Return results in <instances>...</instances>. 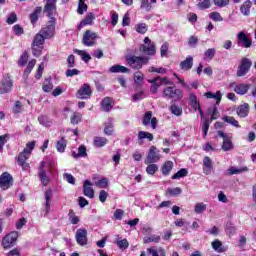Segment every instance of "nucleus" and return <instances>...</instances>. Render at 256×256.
<instances>
[{
	"instance_id": "f257e3e1",
	"label": "nucleus",
	"mask_w": 256,
	"mask_h": 256,
	"mask_svg": "<svg viewBox=\"0 0 256 256\" xmlns=\"http://www.w3.org/2000/svg\"><path fill=\"white\" fill-rule=\"evenodd\" d=\"M45 36L43 33H38L34 37V40L32 42V53L34 57H39L43 51V43H45Z\"/></svg>"
},
{
	"instance_id": "f03ea898",
	"label": "nucleus",
	"mask_w": 256,
	"mask_h": 256,
	"mask_svg": "<svg viewBox=\"0 0 256 256\" xmlns=\"http://www.w3.org/2000/svg\"><path fill=\"white\" fill-rule=\"evenodd\" d=\"M126 61L133 69H141L143 65H147V63H149V57L129 56L126 58Z\"/></svg>"
},
{
	"instance_id": "7ed1b4c3",
	"label": "nucleus",
	"mask_w": 256,
	"mask_h": 256,
	"mask_svg": "<svg viewBox=\"0 0 256 256\" xmlns=\"http://www.w3.org/2000/svg\"><path fill=\"white\" fill-rule=\"evenodd\" d=\"M47 171H51L50 164L46 161L40 162L38 177L44 187H47L50 181L49 176H47Z\"/></svg>"
},
{
	"instance_id": "20e7f679",
	"label": "nucleus",
	"mask_w": 256,
	"mask_h": 256,
	"mask_svg": "<svg viewBox=\"0 0 256 256\" xmlns=\"http://www.w3.org/2000/svg\"><path fill=\"white\" fill-rule=\"evenodd\" d=\"M163 97L174 99V101H181V99H183V91L181 89L168 86L163 91Z\"/></svg>"
},
{
	"instance_id": "39448f33",
	"label": "nucleus",
	"mask_w": 256,
	"mask_h": 256,
	"mask_svg": "<svg viewBox=\"0 0 256 256\" xmlns=\"http://www.w3.org/2000/svg\"><path fill=\"white\" fill-rule=\"evenodd\" d=\"M19 238V233L17 231H12L2 239V247L4 249H11L17 243V239Z\"/></svg>"
},
{
	"instance_id": "423d86ee",
	"label": "nucleus",
	"mask_w": 256,
	"mask_h": 256,
	"mask_svg": "<svg viewBox=\"0 0 256 256\" xmlns=\"http://www.w3.org/2000/svg\"><path fill=\"white\" fill-rule=\"evenodd\" d=\"M251 65H253V62L251 61V59L242 58L236 72L237 77H245V75L249 73V70L251 69Z\"/></svg>"
},
{
	"instance_id": "0eeeda50",
	"label": "nucleus",
	"mask_w": 256,
	"mask_h": 256,
	"mask_svg": "<svg viewBox=\"0 0 256 256\" xmlns=\"http://www.w3.org/2000/svg\"><path fill=\"white\" fill-rule=\"evenodd\" d=\"M140 51L144 53V55H155V53H157L155 43H153L149 37L144 38V44L140 46Z\"/></svg>"
},
{
	"instance_id": "6e6552de",
	"label": "nucleus",
	"mask_w": 256,
	"mask_h": 256,
	"mask_svg": "<svg viewBox=\"0 0 256 256\" xmlns=\"http://www.w3.org/2000/svg\"><path fill=\"white\" fill-rule=\"evenodd\" d=\"M161 159V154L159 150L155 146H151L148 152V155L144 161L145 165H149L151 163H157Z\"/></svg>"
},
{
	"instance_id": "1a4fd4ad",
	"label": "nucleus",
	"mask_w": 256,
	"mask_h": 256,
	"mask_svg": "<svg viewBox=\"0 0 256 256\" xmlns=\"http://www.w3.org/2000/svg\"><path fill=\"white\" fill-rule=\"evenodd\" d=\"M49 22L47 27L43 28L40 33L45 37V39H51L55 35V17H49Z\"/></svg>"
},
{
	"instance_id": "9d476101",
	"label": "nucleus",
	"mask_w": 256,
	"mask_h": 256,
	"mask_svg": "<svg viewBox=\"0 0 256 256\" xmlns=\"http://www.w3.org/2000/svg\"><path fill=\"white\" fill-rule=\"evenodd\" d=\"M13 186V176L9 172H4L0 176V189L7 191L10 187Z\"/></svg>"
},
{
	"instance_id": "9b49d317",
	"label": "nucleus",
	"mask_w": 256,
	"mask_h": 256,
	"mask_svg": "<svg viewBox=\"0 0 256 256\" xmlns=\"http://www.w3.org/2000/svg\"><path fill=\"white\" fill-rule=\"evenodd\" d=\"M98 37L97 33L87 30L83 35L82 43L86 47H93V45H95V39Z\"/></svg>"
},
{
	"instance_id": "f8f14e48",
	"label": "nucleus",
	"mask_w": 256,
	"mask_h": 256,
	"mask_svg": "<svg viewBox=\"0 0 256 256\" xmlns=\"http://www.w3.org/2000/svg\"><path fill=\"white\" fill-rule=\"evenodd\" d=\"M31 157L30 151L27 149H24L17 158L18 165L22 167V169L27 170L29 169V163H27V159Z\"/></svg>"
},
{
	"instance_id": "ddd939ff",
	"label": "nucleus",
	"mask_w": 256,
	"mask_h": 256,
	"mask_svg": "<svg viewBox=\"0 0 256 256\" xmlns=\"http://www.w3.org/2000/svg\"><path fill=\"white\" fill-rule=\"evenodd\" d=\"M44 1L46 2L44 12L47 13V17H55V13H57V0Z\"/></svg>"
},
{
	"instance_id": "4468645a",
	"label": "nucleus",
	"mask_w": 256,
	"mask_h": 256,
	"mask_svg": "<svg viewBox=\"0 0 256 256\" xmlns=\"http://www.w3.org/2000/svg\"><path fill=\"white\" fill-rule=\"evenodd\" d=\"M142 123L145 127L151 125L152 129H157V118L153 117V112L147 111L142 119Z\"/></svg>"
},
{
	"instance_id": "2eb2a0df",
	"label": "nucleus",
	"mask_w": 256,
	"mask_h": 256,
	"mask_svg": "<svg viewBox=\"0 0 256 256\" xmlns=\"http://www.w3.org/2000/svg\"><path fill=\"white\" fill-rule=\"evenodd\" d=\"M218 135L223 139V151H231V149H233V142H231V136L225 134L223 131H218Z\"/></svg>"
},
{
	"instance_id": "dca6fc26",
	"label": "nucleus",
	"mask_w": 256,
	"mask_h": 256,
	"mask_svg": "<svg viewBox=\"0 0 256 256\" xmlns=\"http://www.w3.org/2000/svg\"><path fill=\"white\" fill-rule=\"evenodd\" d=\"M75 239L78 245L84 247L87 245V230L86 229H78L75 234Z\"/></svg>"
},
{
	"instance_id": "f3484780",
	"label": "nucleus",
	"mask_w": 256,
	"mask_h": 256,
	"mask_svg": "<svg viewBox=\"0 0 256 256\" xmlns=\"http://www.w3.org/2000/svg\"><path fill=\"white\" fill-rule=\"evenodd\" d=\"M237 39L238 45H241V47H244L245 49H249L252 45L251 39L247 37V34L243 31L237 34Z\"/></svg>"
},
{
	"instance_id": "a211bd4d",
	"label": "nucleus",
	"mask_w": 256,
	"mask_h": 256,
	"mask_svg": "<svg viewBox=\"0 0 256 256\" xmlns=\"http://www.w3.org/2000/svg\"><path fill=\"white\" fill-rule=\"evenodd\" d=\"M91 93V86L89 84H83L77 92L78 99H89Z\"/></svg>"
},
{
	"instance_id": "6ab92c4d",
	"label": "nucleus",
	"mask_w": 256,
	"mask_h": 256,
	"mask_svg": "<svg viewBox=\"0 0 256 256\" xmlns=\"http://www.w3.org/2000/svg\"><path fill=\"white\" fill-rule=\"evenodd\" d=\"M13 89V82H11L10 78H3L2 82L0 83V94L5 95V93H9Z\"/></svg>"
},
{
	"instance_id": "aec40b11",
	"label": "nucleus",
	"mask_w": 256,
	"mask_h": 256,
	"mask_svg": "<svg viewBox=\"0 0 256 256\" xmlns=\"http://www.w3.org/2000/svg\"><path fill=\"white\" fill-rule=\"evenodd\" d=\"M83 193L85 197L93 199L95 197V190H93V184L89 180L84 181Z\"/></svg>"
},
{
	"instance_id": "412c9836",
	"label": "nucleus",
	"mask_w": 256,
	"mask_h": 256,
	"mask_svg": "<svg viewBox=\"0 0 256 256\" xmlns=\"http://www.w3.org/2000/svg\"><path fill=\"white\" fill-rule=\"evenodd\" d=\"M211 171H213V160L209 156H206L203 159V173L205 175H211Z\"/></svg>"
},
{
	"instance_id": "4be33fe9",
	"label": "nucleus",
	"mask_w": 256,
	"mask_h": 256,
	"mask_svg": "<svg viewBox=\"0 0 256 256\" xmlns=\"http://www.w3.org/2000/svg\"><path fill=\"white\" fill-rule=\"evenodd\" d=\"M212 249L216 251V253H225L229 249V247L224 246L223 243L216 239L211 243Z\"/></svg>"
},
{
	"instance_id": "5701e85b",
	"label": "nucleus",
	"mask_w": 256,
	"mask_h": 256,
	"mask_svg": "<svg viewBox=\"0 0 256 256\" xmlns=\"http://www.w3.org/2000/svg\"><path fill=\"white\" fill-rule=\"evenodd\" d=\"M182 71H191L193 69V56H187L186 59L180 62Z\"/></svg>"
},
{
	"instance_id": "b1692460",
	"label": "nucleus",
	"mask_w": 256,
	"mask_h": 256,
	"mask_svg": "<svg viewBox=\"0 0 256 256\" xmlns=\"http://www.w3.org/2000/svg\"><path fill=\"white\" fill-rule=\"evenodd\" d=\"M113 105V99H111L110 97H106L101 102V109L102 111H105V113H109V111L113 109Z\"/></svg>"
},
{
	"instance_id": "393cba45",
	"label": "nucleus",
	"mask_w": 256,
	"mask_h": 256,
	"mask_svg": "<svg viewBox=\"0 0 256 256\" xmlns=\"http://www.w3.org/2000/svg\"><path fill=\"white\" fill-rule=\"evenodd\" d=\"M249 89H251V84L240 83L235 86L234 91L237 95H246Z\"/></svg>"
},
{
	"instance_id": "a878e982",
	"label": "nucleus",
	"mask_w": 256,
	"mask_h": 256,
	"mask_svg": "<svg viewBox=\"0 0 256 256\" xmlns=\"http://www.w3.org/2000/svg\"><path fill=\"white\" fill-rule=\"evenodd\" d=\"M253 5V2L251 0H246L240 7V11L242 15L245 17H249L251 15V7Z\"/></svg>"
},
{
	"instance_id": "bb28decb",
	"label": "nucleus",
	"mask_w": 256,
	"mask_h": 256,
	"mask_svg": "<svg viewBox=\"0 0 256 256\" xmlns=\"http://www.w3.org/2000/svg\"><path fill=\"white\" fill-rule=\"evenodd\" d=\"M93 21H95V15L93 13H88L78 25V29H83L85 25H93Z\"/></svg>"
},
{
	"instance_id": "cd10ccee",
	"label": "nucleus",
	"mask_w": 256,
	"mask_h": 256,
	"mask_svg": "<svg viewBox=\"0 0 256 256\" xmlns=\"http://www.w3.org/2000/svg\"><path fill=\"white\" fill-rule=\"evenodd\" d=\"M204 96L206 99H215L216 105H219V103H221V99H223V94L219 90L216 93L206 92Z\"/></svg>"
},
{
	"instance_id": "c85d7f7f",
	"label": "nucleus",
	"mask_w": 256,
	"mask_h": 256,
	"mask_svg": "<svg viewBox=\"0 0 256 256\" xmlns=\"http://www.w3.org/2000/svg\"><path fill=\"white\" fill-rule=\"evenodd\" d=\"M236 113H237L238 117H247V115H249V104L244 103V104L240 105L237 108Z\"/></svg>"
},
{
	"instance_id": "c756f323",
	"label": "nucleus",
	"mask_w": 256,
	"mask_h": 256,
	"mask_svg": "<svg viewBox=\"0 0 256 256\" xmlns=\"http://www.w3.org/2000/svg\"><path fill=\"white\" fill-rule=\"evenodd\" d=\"M147 252L150 253L152 256H167L165 249L159 247L158 249L155 247H150L147 249Z\"/></svg>"
},
{
	"instance_id": "7c9ffc66",
	"label": "nucleus",
	"mask_w": 256,
	"mask_h": 256,
	"mask_svg": "<svg viewBox=\"0 0 256 256\" xmlns=\"http://www.w3.org/2000/svg\"><path fill=\"white\" fill-rule=\"evenodd\" d=\"M113 118H108L104 123V133L105 135L111 136L113 135Z\"/></svg>"
},
{
	"instance_id": "2f4dec72",
	"label": "nucleus",
	"mask_w": 256,
	"mask_h": 256,
	"mask_svg": "<svg viewBox=\"0 0 256 256\" xmlns=\"http://www.w3.org/2000/svg\"><path fill=\"white\" fill-rule=\"evenodd\" d=\"M72 157L74 159H79V157H87V147H85V145L79 146L78 153L73 151Z\"/></svg>"
},
{
	"instance_id": "473e14b6",
	"label": "nucleus",
	"mask_w": 256,
	"mask_h": 256,
	"mask_svg": "<svg viewBox=\"0 0 256 256\" xmlns=\"http://www.w3.org/2000/svg\"><path fill=\"white\" fill-rule=\"evenodd\" d=\"M56 149L58 153H65V149H67V140L64 137L56 142Z\"/></svg>"
},
{
	"instance_id": "72a5a7b5",
	"label": "nucleus",
	"mask_w": 256,
	"mask_h": 256,
	"mask_svg": "<svg viewBox=\"0 0 256 256\" xmlns=\"http://www.w3.org/2000/svg\"><path fill=\"white\" fill-rule=\"evenodd\" d=\"M51 199H53V192L51 190H47L45 192V200H46V205H45V211L46 213H49L51 211Z\"/></svg>"
},
{
	"instance_id": "f704fd0d",
	"label": "nucleus",
	"mask_w": 256,
	"mask_h": 256,
	"mask_svg": "<svg viewBox=\"0 0 256 256\" xmlns=\"http://www.w3.org/2000/svg\"><path fill=\"white\" fill-rule=\"evenodd\" d=\"M247 171H249V168L247 166H242L240 168L230 167L228 169L229 175H239V173H245Z\"/></svg>"
},
{
	"instance_id": "c9c22d12",
	"label": "nucleus",
	"mask_w": 256,
	"mask_h": 256,
	"mask_svg": "<svg viewBox=\"0 0 256 256\" xmlns=\"http://www.w3.org/2000/svg\"><path fill=\"white\" fill-rule=\"evenodd\" d=\"M110 73H128L129 69L125 66L116 64L109 69Z\"/></svg>"
},
{
	"instance_id": "e433bc0d",
	"label": "nucleus",
	"mask_w": 256,
	"mask_h": 256,
	"mask_svg": "<svg viewBox=\"0 0 256 256\" xmlns=\"http://www.w3.org/2000/svg\"><path fill=\"white\" fill-rule=\"evenodd\" d=\"M38 121L43 127H51V125H53V121H51V119L45 115H40L38 117Z\"/></svg>"
},
{
	"instance_id": "4c0bfd02",
	"label": "nucleus",
	"mask_w": 256,
	"mask_h": 256,
	"mask_svg": "<svg viewBox=\"0 0 256 256\" xmlns=\"http://www.w3.org/2000/svg\"><path fill=\"white\" fill-rule=\"evenodd\" d=\"M148 83H152L150 87L151 93H157L159 87H161V82H159V78L148 80Z\"/></svg>"
},
{
	"instance_id": "58836bf2",
	"label": "nucleus",
	"mask_w": 256,
	"mask_h": 256,
	"mask_svg": "<svg viewBox=\"0 0 256 256\" xmlns=\"http://www.w3.org/2000/svg\"><path fill=\"white\" fill-rule=\"evenodd\" d=\"M109 140L105 137H95L94 138V147L100 148V147H105L107 145Z\"/></svg>"
},
{
	"instance_id": "ea45409f",
	"label": "nucleus",
	"mask_w": 256,
	"mask_h": 256,
	"mask_svg": "<svg viewBox=\"0 0 256 256\" xmlns=\"http://www.w3.org/2000/svg\"><path fill=\"white\" fill-rule=\"evenodd\" d=\"M173 171V162L166 161L162 166V175H169Z\"/></svg>"
},
{
	"instance_id": "a19ab883",
	"label": "nucleus",
	"mask_w": 256,
	"mask_h": 256,
	"mask_svg": "<svg viewBox=\"0 0 256 256\" xmlns=\"http://www.w3.org/2000/svg\"><path fill=\"white\" fill-rule=\"evenodd\" d=\"M74 53H77V55H79L82 59V61H84V63H89V61H91V55H89L87 52H85V50H74Z\"/></svg>"
},
{
	"instance_id": "79ce46f5",
	"label": "nucleus",
	"mask_w": 256,
	"mask_h": 256,
	"mask_svg": "<svg viewBox=\"0 0 256 256\" xmlns=\"http://www.w3.org/2000/svg\"><path fill=\"white\" fill-rule=\"evenodd\" d=\"M222 121H225V123H229V125H232L233 127H237L239 129V127H241L239 125V121H237L234 117L232 116H224L222 118Z\"/></svg>"
},
{
	"instance_id": "37998d69",
	"label": "nucleus",
	"mask_w": 256,
	"mask_h": 256,
	"mask_svg": "<svg viewBox=\"0 0 256 256\" xmlns=\"http://www.w3.org/2000/svg\"><path fill=\"white\" fill-rule=\"evenodd\" d=\"M94 185L99 189H107V187L109 186V180L107 178H102L101 180L95 181Z\"/></svg>"
},
{
	"instance_id": "c03bdc74",
	"label": "nucleus",
	"mask_w": 256,
	"mask_h": 256,
	"mask_svg": "<svg viewBox=\"0 0 256 256\" xmlns=\"http://www.w3.org/2000/svg\"><path fill=\"white\" fill-rule=\"evenodd\" d=\"M41 13V7H36L34 12L30 15V21L32 25H35L37 21L39 20V14Z\"/></svg>"
},
{
	"instance_id": "a18cd8bd",
	"label": "nucleus",
	"mask_w": 256,
	"mask_h": 256,
	"mask_svg": "<svg viewBox=\"0 0 256 256\" xmlns=\"http://www.w3.org/2000/svg\"><path fill=\"white\" fill-rule=\"evenodd\" d=\"M145 79V76L141 72H135L134 74V83L138 85V87H141L143 85V81Z\"/></svg>"
},
{
	"instance_id": "49530a36",
	"label": "nucleus",
	"mask_w": 256,
	"mask_h": 256,
	"mask_svg": "<svg viewBox=\"0 0 256 256\" xmlns=\"http://www.w3.org/2000/svg\"><path fill=\"white\" fill-rule=\"evenodd\" d=\"M144 243H161V236L151 235L150 237H145Z\"/></svg>"
},
{
	"instance_id": "de8ad7c7",
	"label": "nucleus",
	"mask_w": 256,
	"mask_h": 256,
	"mask_svg": "<svg viewBox=\"0 0 256 256\" xmlns=\"http://www.w3.org/2000/svg\"><path fill=\"white\" fill-rule=\"evenodd\" d=\"M81 119H83V116L81 115V113L74 112L70 121H71L72 125H77V124L81 123Z\"/></svg>"
},
{
	"instance_id": "09e8293b",
	"label": "nucleus",
	"mask_w": 256,
	"mask_h": 256,
	"mask_svg": "<svg viewBox=\"0 0 256 256\" xmlns=\"http://www.w3.org/2000/svg\"><path fill=\"white\" fill-rule=\"evenodd\" d=\"M157 171H159V166H157V164L150 163L146 167V173H148V175H153L154 173H157Z\"/></svg>"
},
{
	"instance_id": "8fccbe9b",
	"label": "nucleus",
	"mask_w": 256,
	"mask_h": 256,
	"mask_svg": "<svg viewBox=\"0 0 256 256\" xmlns=\"http://www.w3.org/2000/svg\"><path fill=\"white\" fill-rule=\"evenodd\" d=\"M182 191L183 190H181L180 187L167 189V193H168V195H171V197H177V195H181Z\"/></svg>"
},
{
	"instance_id": "3c124183",
	"label": "nucleus",
	"mask_w": 256,
	"mask_h": 256,
	"mask_svg": "<svg viewBox=\"0 0 256 256\" xmlns=\"http://www.w3.org/2000/svg\"><path fill=\"white\" fill-rule=\"evenodd\" d=\"M194 211L197 214L205 213V211H207V205L204 203H197L195 205Z\"/></svg>"
},
{
	"instance_id": "603ef678",
	"label": "nucleus",
	"mask_w": 256,
	"mask_h": 256,
	"mask_svg": "<svg viewBox=\"0 0 256 256\" xmlns=\"http://www.w3.org/2000/svg\"><path fill=\"white\" fill-rule=\"evenodd\" d=\"M138 139H148V141H153V134L145 131H140L138 133Z\"/></svg>"
},
{
	"instance_id": "864d4df0",
	"label": "nucleus",
	"mask_w": 256,
	"mask_h": 256,
	"mask_svg": "<svg viewBox=\"0 0 256 256\" xmlns=\"http://www.w3.org/2000/svg\"><path fill=\"white\" fill-rule=\"evenodd\" d=\"M217 51L215 50V48H209L204 52V57H206V59H208V61H211L213 59V57H215V53Z\"/></svg>"
},
{
	"instance_id": "5fc2aeb1",
	"label": "nucleus",
	"mask_w": 256,
	"mask_h": 256,
	"mask_svg": "<svg viewBox=\"0 0 256 256\" xmlns=\"http://www.w3.org/2000/svg\"><path fill=\"white\" fill-rule=\"evenodd\" d=\"M36 63H37V60H35V59L30 60L25 71H24V75H29V73H31V71H33V68L35 67Z\"/></svg>"
},
{
	"instance_id": "6e6d98bb",
	"label": "nucleus",
	"mask_w": 256,
	"mask_h": 256,
	"mask_svg": "<svg viewBox=\"0 0 256 256\" xmlns=\"http://www.w3.org/2000/svg\"><path fill=\"white\" fill-rule=\"evenodd\" d=\"M42 89H43V91H44L45 93H49L50 91L53 90V83H51V79H46V80H45Z\"/></svg>"
},
{
	"instance_id": "4d7b16f0",
	"label": "nucleus",
	"mask_w": 256,
	"mask_h": 256,
	"mask_svg": "<svg viewBox=\"0 0 256 256\" xmlns=\"http://www.w3.org/2000/svg\"><path fill=\"white\" fill-rule=\"evenodd\" d=\"M116 244L122 251H125L129 247V241L127 239L117 240Z\"/></svg>"
},
{
	"instance_id": "13d9d810",
	"label": "nucleus",
	"mask_w": 256,
	"mask_h": 256,
	"mask_svg": "<svg viewBox=\"0 0 256 256\" xmlns=\"http://www.w3.org/2000/svg\"><path fill=\"white\" fill-rule=\"evenodd\" d=\"M170 111H171V113H173V115H176L177 117H179L183 114V109H181V107H179L175 104L170 107Z\"/></svg>"
},
{
	"instance_id": "bf43d9fd",
	"label": "nucleus",
	"mask_w": 256,
	"mask_h": 256,
	"mask_svg": "<svg viewBox=\"0 0 256 256\" xmlns=\"http://www.w3.org/2000/svg\"><path fill=\"white\" fill-rule=\"evenodd\" d=\"M86 10H87V4H85V0H80L78 4L77 13L79 15H83V13H85Z\"/></svg>"
},
{
	"instance_id": "052dcab7",
	"label": "nucleus",
	"mask_w": 256,
	"mask_h": 256,
	"mask_svg": "<svg viewBox=\"0 0 256 256\" xmlns=\"http://www.w3.org/2000/svg\"><path fill=\"white\" fill-rule=\"evenodd\" d=\"M187 169L182 168L172 176V179H181V177H187Z\"/></svg>"
},
{
	"instance_id": "680f3d73",
	"label": "nucleus",
	"mask_w": 256,
	"mask_h": 256,
	"mask_svg": "<svg viewBox=\"0 0 256 256\" xmlns=\"http://www.w3.org/2000/svg\"><path fill=\"white\" fill-rule=\"evenodd\" d=\"M9 141V134L0 136V153H3V147Z\"/></svg>"
},
{
	"instance_id": "e2e57ef3",
	"label": "nucleus",
	"mask_w": 256,
	"mask_h": 256,
	"mask_svg": "<svg viewBox=\"0 0 256 256\" xmlns=\"http://www.w3.org/2000/svg\"><path fill=\"white\" fill-rule=\"evenodd\" d=\"M28 60H29V54H27V52H24L18 61V65H20L21 67H24V65H27Z\"/></svg>"
},
{
	"instance_id": "0e129e2a",
	"label": "nucleus",
	"mask_w": 256,
	"mask_h": 256,
	"mask_svg": "<svg viewBox=\"0 0 256 256\" xmlns=\"http://www.w3.org/2000/svg\"><path fill=\"white\" fill-rule=\"evenodd\" d=\"M209 18L212 19V21H223V16H221V13L219 12H212L209 14Z\"/></svg>"
},
{
	"instance_id": "69168bd1",
	"label": "nucleus",
	"mask_w": 256,
	"mask_h": 256,
	"mask_svg": "<svg viewBox=\"0 0 256 256\" xmlns=\"http://www.w3.org/2000/svg\"><path fill=\"white\" fill-rule=\"evenodd\" d=\"M136 31L137 33H141L142 35H144V33H147V24L145 23L137 24Z\"/></svg>"
},
{
	"instance_id": "338daca9",
	"label": "nucleus",
	"mask_w": 256,
	"mask_h": 256,
	"mask_svg": "<svg viewBox=\"0 0 256 256\" xmlns=\"http://www.w3.org/2000/svg\"><path fill=\"white\" fill-rule=\"evenodd\" d=\"M141 99H145V92L140 90L132 96V101H141Z\"/></svg>"
},
{
	"instance_id": "774afa93",
	"label": "nucleus",
	"mask_w": 256,
	"mask_h": 256,
	"mask_svg": "<svg viewBox=\"0 0 256 256\" xmlns=\"http://www.w3.org/2000/svg\"><path fill=\"white\" fill-rule=\"evenodd\" d=\"M199 1H201L198 4V7L200 9H209V7H211V0H199Z\"/></svg>"
}]
</instances>
